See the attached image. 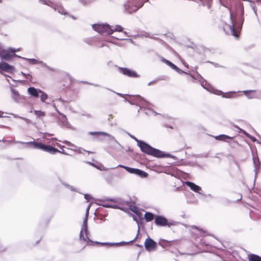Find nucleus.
Masks as SVG:
<instances>
[{
    "label": "nucleus",
    "mask_w": 261,
    "mask_h": 261,
    "mask_svg": "<svg viewBox=\"0 0 261 261\" xmlns=\"http://www.w3.org/2000/svg\"><path fill=\"white\" fill-rule=\"evenodd\" d=\"M138 144L141 151L148 155L158 158H161L164 156L162 151L158 149L153 148L143 141H138Z\"/></svg>",
    "instance_id": "f257e3e1"
},
{
    "label": "nucleus",
    "mask_w": 261,
    "mask_h": 261,
    "mask_svg": "<svg viewBox=\"0 0 261 261\" xmlns=\"http://www.w3.org/2000/svg\"><path fill=\"white\" fill-rule=\"evenodd\" d=\"M30 147L37 149H40L42 151L47 152L50 154H56L59 151L57 148L48 145L44 144L41 142L35 141L29 142L27 143Z\"/></svg>",
    "instance_id": "f03ea898"
},
{
    "label": "nucleus",
    "mask_w": 261,
    "mask_h": 261,
    "mask_svg": "<svg viewBox=\"0 0 261 261\" xmlns=\"http://www.w3.org/2000/svg\"><path fill=\"white\" fill-rule=\"evenodd\" d=\"M143 6V3L140 0H128L124 5V7L127 13L132 14L137 11Z\"/></svg>",
    "instance_id": "7ed1b4c3"
},
{
    "label": "nucleus",
    "mask_w": 261,
    "mask_h": 261,
    "mask_svg": "<svg viewBox=\"0 0 261 261\" xmlns=\"http://www.w3.org/2000/svg\"><path fill=\"white\" fill-rule=\"evenodd\" d=\"M73 83V80L71 76L67 73H63L61 74L59 82V86L63 90H66L70 87Z\"/></svg>",
    "instance_id": "20e7f679"
},
{
    "label": "nucleus",
    "mask_w": 261,
    "mask_h": 261,
    "mask_svg": "<svg viewBox=\"0 0 261 261\" xmlns=\"http://www.w3.org/2000/svg\"><path fill=\"white\" fill-rule=\"evenodd\" d=\"M230 18L232 22V25L225 24L223 27L224 31L225 33L229 35H231L236 38L239 37L240 30L241 28L239 27L236 26V24L233 22L232 16L231 15Z\"/></svg>",
    "instance_id": "39448f33"
},
{
    "label": "nucleus",
    "mask_w": 261,
    "mask_h": 261,
    "mask_svg": "<svg viewBox=\"0 0 261 261\" xmlns=\"http://www.w3.org/2000/svg\"><path fill=\"white\" fill-rule=\"evenodd\" d=\"M93 28L99 33H107L109 35H111L114 32L113 29H111L109 24H96L93 25Z\"/></svg>",
    "instance_id": "423d86ee"
},
{
    "label": "nucleus",
    "mask_w": 261,
    "mask_h": 261,
    "mask_svg": "<svg viewBox=\"0 0 261 261\" xmlns=\"http://www.w3.org/2000/svg\"><path fill=\"white\" fill-rule=\"evenodd\" d=\"M118 167L125 169L130 173L138 175L141 177H146L148 175V174L146 172L138 169L132 168L121 165H119Z\"/></svg>",
    "instance_id": "0eeeda50"
},
{
    "label": "nucleus",
    "mask_w": 261,
    "mask_h": 261,
    "mask_svg": "<svg viewBox=\"0 0 261 261\" xmlns=\"http://www.w3.org/2000/svg\"><path fill=\"white\" fill-rule=\"evenodd\" d=\"M87 219H85V220L84 221L83 228L80 232V240L81 241H84L85 242H87L88 241H90L91 240L88 238L87 235Z\"/></svg>",
    "instance_id": "6e6552de"
},
{
    "label": "nucleus",
    "mask_w": 261,
    "mask_h": 261,
    "mask_svg": "<svg viewBox=\"0 0 261 261\" xmlns=\"http://www.w3.org/2000/svg\"><path fill=\"white\" fill-rule=\"evenodd\" d=\"M154 222L156 225L160 226H170L172 224L171 223L169 222L165 217L161 216H155Z\"/></svg>",
    "instance_id": "1a4fd4ad"
},
{
    "label": "nucleus",
    "mask_w": 261,
    "mask_h": 261,
    "mask_svg": "<svg viewBox=\"0 0 261 261\" xmlns=\"http://www.w3.org/2000/svg\"><path fill=\"white\" fill-rule=\"evenodd\" d=\"M145 247L148 251H152L156 248V243L151 238H147L144 242Z\"/></svg>",
    "instance_id": "9d476101"
},
{
    "label": "nucleus",
    "mask_w": 261,
    "mask_h": 261,
    "mask_svg": "<svg viewBox=\"0 0 261 261\" xmlns=\"http://www.w3.org/2000/svg\"><path fill=\"white\" fill-rule=\"evenodd\" d=\"M179 243V241L178 240L167 241L164 239H161L160 240L159 244L164 248H166L171 246L178 245Z\"/></svg>",
    "instance_id": "9b49d317"
},
{
    "label": "nucleus",
    "mask_w": 261,
    "mask_h": 261,
    "mask_svg": "<svg viewBox=\"0 0 261 261\" xmlns=\"http://www.w3.org/2000/svg\"><path fill=\"white\" fill-rule=\"evenodd\" d=\"M119 71L124 75L128 76L130 77H137L139 76L137 72L134 71L130 70L129 69L126 68H120Z\"/></svg>",
    "instance_id": "f8f14e48"
},
{
    "label": "nucleus",
    "mask_w": 261,
    "mask_h": 261,
    "mask_svg": "<svg viewBox=\"0 0 261 261\" xmlns=\"http://www.w3.org/2000/svg\"><path fill=\"white\" fill-rule=\"evenodd\" d=\"M28 92L30 95L35 98H38L39 97L40 92H42L40 89H37L34 87H30L28 89Z\"/></svg>",
    "instance_id": "ddd939ff"
},
{
    "label": "nucleus",
    "mask_w": 261,
    "mask_h": 261,
    "mask_svg": "<svg viewBox=\"0 0 261 261\" xmlns=\"http://www.w3.org/2000/svg\"><path fill=\"white\" fill-rule=\"evenodd\" d=\"M54 11H57L59 13L63 15H67L68 14L66 9L62 5L56 4L55 8H54Z\"/></svg>",
    "instance_id": "4468645a"
},
{
    "label": "nucleus",
    "mask_w": 261,
    "mask_h": 261,
    "mask_svg": "<svg viewBox=\"0 0 261 261\" xmlns=\"http://www.w3.org/2000/svg\"><path fill=\"white\" fill-rule=\"evenodd\" d=\"M186 184L191 188L192 190L195 192H198L201 190V188L198 186L195 185L194 183L191 181H186Z\"/></svg>",
    "instance_id": "2eb2a0df"
},
{
    "label": "nucleus",
    "mask_w": 261,
    "mask_h": 261,
    "mask_svg": "<svg viewBox=\"0 0 261 261\" xmlns=\"http://www.w3.org/2000/svg\"><path fill=\"white\" fill-rule=\"evenodd\" d=\"M1 57L6 60H10L13 57L12 53L8 50H3L1 53Z\"/></svg>",
    "instance_id": "dca6fc26"
},
{
    "label": "nucleus",
    "mask_w": 261,
    "mask_h": 261,
    "mask_svg": "<svg viewBox=\"0 0 261 261\" xmlns=\"http://www.w3.org/2000/svg\"><path fill=\"white\" fill-rule=\"evenodd\" d=\"M243 92L249 98H253L255 97L256 91L255 90H245Z\"/></svg>",
    "instance_id": "f3484780"
},
{
    "label": "nucleus",
    "mask_w": 261,
    "mask_h": 261,
    "mask_svg": "<svg viewBox=\"0 0 261 261\" xmlns=\"http://www.w3.org/2000/svg\"><path fill=\"white\" fill-rule=\"evenodd\" d=\"M216 140H219V141H226V139H232L233 137H230L227 135H220L219 136H216L214 137Z\"/></svg>",
    "instance_id": "a211bd4d"
},
{
    "label": "nucleus",
    "mask_w": 261,
    "mask_h": 261,
    "mask_svg": "<svg viewBox=\"0 0 261 261\" xmlns=\"http://www.w3.org/2000/svg\"><path fill=\"white\" fill-rule=\"evenodd\" d=\"M11 69V67L6 62H1L0 63V69L5 71H9L10 69Z\"/></svg>",
    "instance_id": "6ab92c4d"
},
{
    "label": "nucleus",
    "mask_w": 261,
    "mask_h": 261,
    "mask_svg": "<svg viewBox=\"0 0 261 261\" xmlns=\"http://www.w3.org/2000/svg\"><path fill=\"white\" fill-rule=\"evenodd\" d=\"M248 258L249 261H261V257L254 254H249Z\"/></svg>",
    "instance_id": "aec40b11"
},
{
    "label": "nucleus",
    "mask_w": 261,
    "mask_h": 261,
    "mask_svg": "<svg viewBox=\"0 0 261 261\" xmlns=\"http://www.w3.org/2000/svg\"><path fill=\"white\" fill-rule=\"evenodd\" d=\"M161 60H162V62H163L164 63H165V64L168 65L169 66H170L173 69L175 70V69H176L177 68V67L175 65H174L173 63L170 62L169 61L165 59V58H162Z\"/></svg>",
    "instance_id": "412c9836"
},
{
    "label": "nucleus",
    "mask_w": 261,
    "mask_h": 261,
    "mask_svg": "<svg viewBox=\"0 0 261 261\" xmlns=\"http://www.w3.org/2000/svg\"><path fill=\"white\" fill-rule=\"evenodd\" d=\"M144 218L146 222H150L154 218V215L150 212H146L145 214Z\"/></svg>",
    "instance_id": "4be33fe9"
},
{
    "label": "nucleus",
    "mask_w": 261,
    "mask_h": 261,
    "mask_svg": "<svg viewBox=\"0 0 261 261\" xmlns=\"http://www.w3.org/2000/svg\"><path fill=\"white\" fill-rule=\"evenodd\" d=\"M34 114L36 115L38 118H42L45 116V112L41 111L35 110L34 111Z\"/></svg>",
    "instance_id": "5701e85b"
},
{
    "label": "nucleus",
    "mask_w": 261,
    "mask_h": 261,
    "mask_svg": "<svg viewBox=\"0 0 261 261\" xmlns=\"http://www.w3.org/2000/svg\"><path fill=\"white\" fill-rule=\"evenodd\" d=\"M39 96L40 97L41 100L42 102H45L48 98V95L42 91V92H40Z\"/></svg>",
    "instance_id": "b1692460"
},
{
    "label": "nucleus",
    "mask_w": 261,
    "mask_h": 261,
    "mask_svg": "<svg viewBox=\"0 0 261 261\" xmlns=\"http://www.w3.org/2000/svg\"><path fill=\"white\" fill-rule=\"evenodd\" d=\"M89 134L92 136H94V135L106 136L107 135L106 133L100 132H90Z\"/></svg>",
    "instance_id": "393cba45"
},
{
    "label": "nucleus",
    "mask_w": 261,
    "mask_h": 261,
    "mask_svg": "<svg viewBox=\"0 0 261 261\" xmlns=\"http://www.w3.org/2000/svg\"><path fill=\"white\" fill-rule=\"evenodd\" d=\"M56 5V4H54L52 1L47 0L46 4L45 5H47L54 9V8H55Z\"/></svg>",
    "instance_id": "a878e982"
},
{
    "label": "nucleus",
    "mask_w": 261,
    "mask_h": 261,
    "mask_svg": "<svg viewBox=\"0 0 261 261\" xmlns=\"http://www.w3.org/2000/svg\"><path fill=\"white\" fill-rule=\"evenodd\" d=\"M129 209L134 213H136L138 211V210H139V208L138 207L134 205H130L129 207Z\"/></svg>",
    "instance_id": "bb28decb"
},
{
    "label": "nucleus",
    "mask_w": 261,
    "mask_h": 261,
    "mask_svg": "<svg viewBox=\"0 0 261 261\" xmlns=\"http://www.w3.org/2000/svg\"><path fill=\"white\" fill-rule=\"evenodd\" d=\"M80 1L84 5H86L93 2L94 0H80Z\"/></svg>",
    "instance_id": "cd10ccee"
},
{
    "label": "nucleus",
    "mask_w": 261,
    "mask_h": 261,
    "mask_svg": "<svg viewBox=\"0 0 261 261\" xmlns=\"http://www.w3.org/2000/svg\"><path fill=\"white\" fill-rule=\"evenodd\" d=\"M114 32V31H117V32H122L123 31V28L120 26V25H117L114 29L113 30Z\"/></svg>",
    "instance_id": "c85d7f7f"
},
{
    "label": "nucleus",
    "mask_w": 261,
    "mask_h": 261,
    "mask_svg": "<svg viewBox=\"0 0 261 261\" xmlns=\"http://www.w3.org/2000/svg\"><path fill=\"white\" fill-rule=\"evenodd\" d=\"M29 62L32 64H37L39 63V61L34 59H29Z\"/></svg>",
    "instance_id": "c756f323"
},
{
    "label": "nucleus",
    "mask_w": 261,
    "mask_h": 261,
    "mask_svg": "<svg viewBox=\"0 0 261 261\" xmlns=\"http://www.w3.org/2000/svg\"><path fill=\"white\" fill-rule=\"evenodd\" d=\"M206 233V232L205 231H204L201 229H199L198 234H199L201 237H204V236H205Z\"/></svg>",
    "instance_id": "7c9ffc66"
},
{
    "label": "nucleus",
    "mask_w": 261,
    "mask_h": 261,
    "mask_svg": "<svg viewBox=\"0 0 261 261\" xmlns=\"http://www.w3.org/2000/svg\"><path fill=\"white\" fill-rule=\"evenodd\" d=\"M233 94L232 93H226L225 94V95L223 96V97H225L226 98H231L233 97Z\"/></svg>",
    "instance_id": "2f4dec72"
},
{
    "label": "nucleus",
    "mask_w": 261,
    "mask_h": 261,
    "mask_svg": "<svg viewBox=\"0 0 261 261\" xmlns=\"http://www.w3.org/2000/svg\"><path fill=\"white\" fill-rule=\"evenodd\" d=\"M103 206L105 207H114V208L117 207L116 205H115V204H103Z\"/></svg>",
    "instance_id": "473e14b6"
},
{
    "label": "nucleus",
    "mask_w": 261,
    "mask_h": 261,
    "mask_svg": "<svg viewBox=\"0 0 261 261\" xmlns=\"http://www.w3.org/2000/svg\"><path fill=\"white\" fill-rule=\"evenodd\" d=\"M57 146L59 147H60L61 149H62V151H60L59 150V151H58V152H60V153H63V154H66V153L65 152V151L63 149V147L64 146H63L62 147H61V145L60 144H57Z\"/></svg>",
    "instance_id": "72a5a7b5"
},
{
    "label": "nucleus",
    "mask_w": 261,
    "mask_h": 261,
    "mask_svg": "<svg viewBox=\"0 0 261 261\" xmlns=\"http://www.w3.org/2000/svg\"><path fill=\"white\" fill-rule=\"evenodd\" d=\"M139 217L142 218V214L140 210H138V211L135 213Z\"/></svg>",
    "instance_id": "f704fd0d"
},
{
    "label": "nucleus",
    "mask_w": 261,
    "mask_h": 261,
    "mask_svg": "<svg viewBox=\"0 0 261 261\" xmlns=\"http://www.w3.org/2000/svg\"><path fill=\"white\" fill-rule=\"evenodd\" d=\"M117 174H116L115 173H112L111 174H110V175H108V178H110V177H114V176H117Z\"/></svg>",
    "instance_id": "c9c22d12"
},
{
    "label": "nucleus",
    "mask_w": 261,
    "mask_h": 261,
    "mask_svg": "<svg viewBox=\"0 0 261 261\" xmlns=\"http://www.w3.org/2000/svg\"><path fill=\"white\" fill-rule=\"evenodd\" d=\"M175 71H176L177 72H178L179 73H185L187 74V73L184 72V71H182V70L179 69L178 67H177V68L176 69H175Z\"/></svg>",
    "instance_id": "e433bc0d"
},
{
    "label": "nucleus",
    "mask_w": 261,
    "mask_h": 261,
    "mask_svg": "<svg viewBox=\"0 0 261 261\" xmlns=\"http://www.w3.org/2000/svg\"><path fill=\"white\" fill-rule=\"evenodd\" d=\"M110 201H111V202H113V203H119V204H120V203H121L120 202H119L118 201V200H113V199H111V200H110Z\"/></svg>",
    "instance_id": "4c0bfd02"
},
{
    "label": "nucleus",
    "mask_w": 261,
    "mask_h": 261,
    "mask_svg": "<svg viewBox=\"0 0 261 261\" xmlns=\"http://www.w3.org/2000/svg\"><path fill=\"white\" fill-rule=\"evenodd\" d=\"M47 0H39V2L46 5Z\"/></svg>",
    "instance_id": "58836bf2"
},
{
    "label": "nucleus",
    "mask_w": 261,
    "mask_h": 261,
    "mask_svg": "<svg viewBox=\"0 0 261 261\" xmlns=\"http://www.w3.org/2000/svg\"><path fill=\"white\" fill-rule=\"evenodd\" d=\"M95 243L96 244H100V245H106V243H99V242H95Z\"/></svg>",
    "instance_id": "ea45409f"
},
{
    "label": "nucleus",
    "mask_w": 261,
    "mask_h": 261,
    "mask_svg": "<svg viewBox=\"0 0 261 261\" xmlns=\"http://www.w3.org/2000/svg\"><path fill=\"white\" fill-rule=\"evenodd\" d=\"M11 50V53H12V54H14V53H15V49H13V50Z\"/></svg>",
    "instance_id": "a19ab883"
},
{
    "label": "nucleus",
    "mask_w": 261,
    "mask_h": 261,
    "mask_svg": "<svg viewBox=\"0 0 261 261\" xmlns=\"http://www.w3.org/2000/svg\"><path fill=\"white\" fill-rule=\"evenodd\" d=\"M134 220H135L136 221L137 220L136 218H134Z\"/></svg>",
    "instance_id": "79ce46f5"
}]
</instances>
